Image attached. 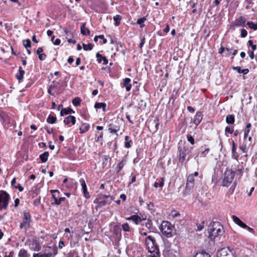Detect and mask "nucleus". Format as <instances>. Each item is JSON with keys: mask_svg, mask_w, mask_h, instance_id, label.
Returning <instances> with one entry per match:
<instances>
[{"mask_svg": "<svg viewBox=\"0 0 257 257\" xmlns=\"http://www.w3.org/2000/svg\"><path fill=\"white\" fill-rule=\"evenodd\" d=\"M130 137L126 136L124 137L125 142L124 143V147L126 148H130L131 147V143H132V141L130 139Z\"/></svg>", "mask_w": 257, "mask_h": 257, "instance_id": "nucleus-36", "label": "nucleus"}, {"mask_svg": "<svg viewBox=\"0 0 257 257\" xmlns=\"http://www.w3.org/2000/svg\"><path fill=\"white\" fill-rule=\"evenodd\" d=\"M10 196L8 193L4 190H0V211L7 208Z\"/></svg>", "mask_w": 257, "mask_h": 257, "instance_id": "nucleus-5", "label": "nucleus"}, {"mask_svg": "<svg viewBox=\"0 0 257 257\" xmlns=\"http://www.w3.org/2000/svg\"><path fill=\"white\" fill-rule=\"evenodd\" d=\"M23 45L27 49H28V48H30L31 47V41L29 39L24 40Z\"/></svg>", "mask_w": 257, "mask_h": 257, "instance_id": "nucleus-44", "label": "nucleus"}, {"mask_svg": "<svg viewBox=\"0 0 257 257\" xmlns=\"http://www.w3.org/2000/svg\"><path fill=\"white\" fill-rule=\"evenodd\" d=\"M31 222V216L30 214L28 212H25L24 213L23 222L20 223V228L27 230L30 226Z\"/></svg>", "mask_w": 257, "mask_h": 257, "instance_id": "nucleus-7", "label": "nucleus"}, {"mask_svg": "<svg viewBox=\"0 0 257 257\" xmlns=\"http://www.w3.org/2000/svg\"><path fill=\"white\" fill-rule=\"evenodd\" d=\"M15 188L18 189L20 192H22L24 190V188L20 184L15 186Z\"/></svg>", "mask_w": 257, "mask_h": 257, "instance_id": "nucleus-59", "label": "nucleus"}, {"mask_svg": "<svg viewBox=\"0 0 257 257\" xmlns=\"http://www.w3.org/2000/svg\"><path fill=\"white\" fill-rule=\"evenodd\" d=\"M232 148H231V157L232 159H235L238 162L239 155L236 152V147L235 146V143L233 141H232Z\"/></svg>", "mask_w": 257, "mask_h": 257, "instance_id": "nucleus-14", "label": "nucleus"}, {"mask_svg": "<svg viewBox=\"0 0 257 257\" xmlns=\"http://www.w3.org/2000/svg\"><path fill=\"white\" fill-rule=\"evenodd\" d=\"M210 151L209 148H205L204 150H202L200 153V157H205L207 154L209 153Z\"/></svg>", "mask_w": 257, "mask_h": 257, "instance_id": "nucleus-47", "label": "nucleus"}, {"mask_svg": "<svg viewBox=\"0 0 257 257\" xmlns=\"http://www.w3.org/2000/svg\"><path fill=\"white\" fill-rule=\"evenodd\" d=\"M93 45L91 43L88 44H83V49L85 51L91 50L92 49Z\"/></svg>", "mask_w": 257, "mask_h": 257, "instance_id": "nucleus-45", "label": "nucleus"}, {"mask_svg": "<svg viewBox=\"0 0 257 257\" xmlns=\"http://www.w3.org/2000/svg\"><path fill=\"white\" fill-rule=\"evenodd\" d=\"M76 122L75 117L73 115H69L66 117L64 120V123L65 125H68L70 123L74 124Z\"/></svg>", "mask_w": 257, "mask_h": 257, "instance_id": "nucleus-18", "label": "nucleus"}, {"mask_svg": "<svg viewBox=\"0 0 257 257\" xmlns=\"http://www.w3.org/2000/svg\"><path fill=\"white\" fill-rule=\"evenodd\" d=\"M243 228L247 229L249 232H250L252 233H254V229L252 228H251V227L248 226L246 224V226L243 227Z\"/></svg>", "mask_w": 257, "mask_h": 257, "instance_id": "nucleus-53", "label": "nucleus"}, {"mask_svg": "<svg viewBox=\"0 0 257 257\" xmlns=\"http://www.w3.org/2000/svg\"><path fill=\"white\" fill-rule=\"evenodd\" d=\"M83 192L84 193V196L86 198H89L90 197V196L89 195V192L87 191V189L84 190L83 191Z\"/></svg>", "mask_w": 257, "mask_h": 257, "instance_id": "nucleus-56", "label": "nucleus"}, {"mask_svg": "<svg viewBox=\"0 0 257 257\" xmlns=\"http://www.w3.org/2000/svg\"><path fill=\"white\" fill-rule=\"evenodd\" d=\"M187 141L190 143L191 145H194L195 143L194 139L191 135H188L187 136Z\"/></svg>", "mask_w": 257, "mask_h": 257, "instance_id": "nucleus-50", "label": "nucleus"}, {"mask_svg": "<svg viewBox=\"0 0 257 257\" xmlns=\"http://www.w3.org/2000/svg\"><path fill=\"white\" fill-rule=\"evenodd\" d=\"M160 229L162 234L168 238L172 237L176 232L174 226L167 221L162 222Z\"/></svg>", "mask_w": 257, "mask_h": 257, "instance_id": "nucleus-3", "label": "nucleus"}, {"mask_svg": "<svg viewBox=\"0 0 257 257\" xmlns=\"http://www.w3.org/2000/svg\"><path fill=\"white\" fill-rule=\"evenodd\" d=\"M106 104L103 102H96L94 105V107L96 109H99L102 108L103 110L104 111L105 110Z\"/></svg>", "mask_w": 257, "mask_h": 257, "instance_id": "nucleus-35", "label": "nucleus"}, {"mask_svg": "<svg viewBox=\"0 0 257 257\" xmlns=\"http://www.w3.org/2000/svg\"><path fill=\"white\" fill-rule=\"evenodd\" d=\"M80 182L82 186V191L87 189V186L85 180L81 178L80 179Z\"/></svg>", "mask_w": 257, "mask_h": 257, "instance_id": "nucleus-48", "label": "nucleus"}, {"mask_svg": "<svg viewBox=\"0 0 257 257\" xmlns=\"http://www.w3.org/2000/svg\"><path fill=\"white\" fill-rule=\"evenodd\" d=\"M232 218L234 221V222L240 226L242 228H243V227L246 226V224L243 223L238 217H237L235 215H233L232 216Z\"/></svg>", "mask_w": 257, "mask_h": 257, "instance_id": "nucleus-21", "label": "nucleus"}, {"mask_svg": "<svg viewBox=\"0 0 257 257\" xmlns=\"http://www.w3.org/2000/svg\"><path fill=\"white\" fill-rule=\"evenodd\" d=\"M18 257H29V255L26 249H21L19 252Z\"/></svg>", "mask_w": 257, "mask_h": 257, "instance_id": "nucleus-37", "label": "nucleus"}, {"mask_svg": "<svg viewBox=\"0 0 257 257\" xmlns=\"http://www.w3.org/2000/svg\"><path fill=\"white\" fill-rule=\"evenodd\" d=\"M234 120V115L233 114H228L226 117V122L228 124H233Z\"/></svg>", "mask_w": 257, "mask_h": 257, "instance_id": "nucleus-33", "label": "nucleus"}, {"mask_svg": "<svg viewBox=\"0 0 257 257\" xmlns=\"http://www.w3.org/2000/svg\"><path fill=\"white\" fill-rule=\"evenodd\" d=\"M90 128V125L87 123H82L79 127V131L80 134H84L87 132Z\"/></svg>", "mask_w": 257, "mask_h": 257, "instance_id": "nucleus-23", "label": "nucleus"}, {"mask_svg": "<svg viewBox=\"0 0 257 257\" xmlns=\"http://www.w3.org/2000/svg\"><path fill=\"white\" fill-rule=\"evenodd\" d=\"M121 19V17L120 15H116L113 17V20L115 21V25L116 26H118L119 25Z\"/></svg>", "mask_w": 257, "mask_h": 257, "instance_id": "nucleus-41", "label": "nucleus"}, {"mask_svg": "<svg viewBox=\"0 0 257 257\" xmlns=\"http://www.w3.org/2000/svg\"><path fill=\"white\" fill-rule=\"evenodd\" d=\"M194 257H210V255L205 251H202L196 253Z\"/></svg>", "mask_w": 257, "mask_h": 257, "instance_id": "nucleus-40", "label": "nucleus"}, {"mask_svg": "<svg viewBox=\"0 0 257 257\" xmlns=\"http://www.w3.org/2000/svg\"><path fill=\"white\" fill-rule=\"evenodd\" d=\"M119 130V127L117 125H113L112 124H110L109 125V127L108 128V131L110 133H116Z\"/></svg>", "mask_w": 257, "mask_h": 257, "instance_id": "nucleus-30", "label": "nucleus"}, {"mask_svg": "<svg viewBox=\"0 0 257 257\" xmlns=\"http://www.w3.org/2000/svg\"><path fill=\"white\" fill-rule=\"evenodd\" d=\"M171 215L174 217H176L180 216V214L179 212L174 211L171 212Z\"/></svg>", "mask_w": 257, "mask_h": 257, "instance_id": "nucleus-61", "label": "nucleus"}, {"mask_svg": "<svg viewBox=\"0 0 257 257\" xmlns=\"http://www.w3.org/2000/svg\"><path fill=\"white\" fill-rule=\"evenodd\" d=\"M52 255V253H43L41 254L40 253H34L33 254V257H51Z\"/></svg>", "mask_w": 257, "mask_h": 257, "instance_id": "nucleus-42", "label": "nucleus"}, {"mask_svg": "<svg viewBox=\"0 0 257 257\" xmlns=\"http://www.w3.org/2000/svg\"><path fill=\"white\" fill-rule=\"evenodd\" d=\"M225 133H229L232 134L233 132V129L232 127H230L229 126H226L225 129Z\"/></svg>", "mask_w": 257, "mask_h": 257, "instance_id": "nucleus-52", "label": "nucleus"}, {"mask_svg": "<svg viewBox=\"0 0 257 257\" xmlns=\"http://www.w3.org/2000/svg\"><path fill=\"white\" fill-rule=\"evenodd\" d=\"M246 22V19L243 16H240L235 19L234 25L236 27H244Z\"/></svg>", "mask_w": 257, "mask_h": 257, "instance_id": "nucleus-11", "label": "nucleus"}, {"mask_svg": "<svg viewBox=\"0 0 257 257\" xmlns=\"http://www.w3.org/2000/svg\"><path fill=\"white\" fill-rule=\"evenodd\" d=\"M244 167L242 166L238 165L237 168L235 169L234 171H232L234 175L236 174V175H239L241 176L243 173Z\"/></svg>", "mask_w": 257, "mask_h": 257, "instance_id": "nucleus-25", "label": "nucleus"}, {"mask_svg": "<svg viewBox=\"0 0 257 257\" xmlns=\"http://www.w3.org/2000/svg\"><path fill=\"white\" fill-rule=\"evenodd\" d=\"M121 227L124 231L128 232L131 231V227L127 222L122 224Z\"/></svg>", "mask_w": 257, "mask_h": 257, "instance_id": "nucleus-43", "label": "nucleus"}, {"mask_svg": "<svg viewBox=\"0 0 257 257\" xmlns=\"http://www.w3.org/2000/svg\"><path fill=\"white\" fill-rule=\"evenodd\" d=\"M154 123L155 124V127H156V130H158V127H159V120L158 119H155L154 120Z\"/></svg>", "mask_w": 257, "mask_h": 257, "instance_id": "nucleus-58", "label": "nucleus"}, {"mask_svg": "<svg viewBox=\"0 0 257 257\" xmlns=\"http://www.w3.org/2000/svg\"><path fill=\"white\" fill-rule=\"evenodd\" d=\"M113 200V198L112 197H110V200H100L98 198H96L94 200V203L97 204V206L95 207L96 209H97L98 208L102 207L103 206H105L106 204H110L111 202V201Z\"/></svg>", "mask_w": 257, "mask_h": 257, "instance_id": "nucleus-10", "label": "nucleus"}, {"mask_svg": "<svg viewBox=\"0 0 257 257\" xmlns=\"http://www.w3.org/2000/svg\"><path fill=\"white\" fill-rule=\"evenodd\" d=\"M38 55H39V59L41 61H43L46 58V55L44 53H42V54H39Z\"/></svg>", "mask_w": 257, "mask_h": 257, "instance_id": "nucleus-54", "label": "nucleus"}, {"mask_svg": "<svg viewBox=\"0 0 257 257\" xmlns=\"http://www.w3.org/2000/svg\"><path fill=\"white\" fill-rule=\"evenodd\" d=\"M193 149V147H186L183 146L182 147H179V161L180 163H183L186 160L187 155H188L187 161H188L191 158V152Z\"/></svg>", "mask_w": 257, "mask_h": 257, "instance_id": "nucleus-4", "label": "nucleus"}, {"mask_svg": "<svg viewBox=\"0 0 257 257\" xmlns=\"http://www.w3.org/2000/svg\"><path fill=\"white\" fill-rule=\"evenodd\" d=\"M31 249L34 251H39L41 249V245L37 241H33L29 244Z\"/></svg>", "mask_w": 257, "mask_h": 257, "instance_id": "nucleus-15", "label": "nucleus"}, {"mask_svg": "<svg viewBox=\"0 0 257 257\" xmlns=\"http://www.w3.org/2000/svg\"><path fill=\"white\" fill-rule=\"evenodd\" d=\"M204 221H203L201 224H197V230H201L204 228Z\"/></svg>", "mask_w": 257, "mask_h": 257, "instance_id": "nucleus-57", "label": "nucleus"}, {"mask_svg": "<svg viewBox=\"0 0 257 257\" xmlns=\"http://www.w3.org/2000/svg\"><path fill=\"white\" fill-rule=\"evenodd\" d=\"M145 226L148 229H152L153 228V223L151 220L148 219V221L146 223Z\"/></svg>", "mask_w": 257, "mask_h": 257, "instance_id": "nucleus-49", "label": "nucleus"}, {"mask_svg": "<svg viewBox=\"0 0 257 257\" xmlns=\"http://www.w3.org/2000/svg\"><path fill=\"white\" fill-rule=\"evenodd\" d=\"M209 238L213 240L218 236L221 235L224 232L223 227L218 222H214L209 226Z\"/></svg>", "mask_w": 257, "mask_h": 257, "instance_id": "nucleus-2", "label": "nucleus"}, {"mask_svg": "<svg viewBox=\"0 0 257 257\" xmlns=\"http://www.w3.org/2000/svg\"><path fill=\"white\" fill-rule=\"evenodd\" d=\"M216 256L217 257H234L231 250L226 248H222L218 251Z\"/></svg>", "mask_w": 257, "mask_h": 257, "instance_id": "nucleus-9", "label": "nucleus"}, {"mask_svg": "<svg viewBox=\"0 0 257 257\" xmlns=\"http://www.w3.org/2000/svg\"><path fill=\"white\" fill-rule=\"evenodd\" d=\"M248 53L249 54V56L250 58L251 59H253L254 58V52L253 51H248Z\"/></svg>", "mask_w": 257, "mask_h": 257, "instance_id": "nucleus-64", "label": "nucleus"}, {"mask_svg": "<svg viewBox=\"0 0 257 257\" xmlns=\"http://www.w3.org/2000/svg\"><path fill=\"white\" fill-rule=\"evenodd\" d=\"M65 245L64 242L63 240H60L59 242L58 247L60 249L62 248Z\"/></svg>", "mask_w": 257, "mask_h": 257, "instance_id": "nucleus-60", "label": "nucleus"}, {"mask_svg": "<svg viewBox=\"0 0 257 257\" xmlns=\"http://www.w3.org/2000/svg\"><path fill=\"white\" fill-rule=\"evenodd\" d=\"M125 219L126 220H132L137 225L140 224L142 221L144 220V219H142L141 217L138 215H132L130 217L125 218Z\"/></svg>", "mask_w": 257, "mask_h": 257, "instance_id": "nucleus-12", "label": "nucleus"}, {"mask_svg": "<svg viewBox=\"0 0 257 257\" xmlns=\"http://www.w3.org/2000/svg\"><path fill=\"white\" fill-rule=\"evenodd\" d=\"M251 127V124L250 123H248L244 130V139H246L248 135Z\"/></svg>", "mask_w": 257, "mask_h": 257, "instance_id": "nucleus-32", "label": "nucleus"}, {"mask_svg": "<svg viewBox=\"0 0 257 257\" xmlns=\"http://www.w3.org/2000/svg\"><path fill=\"white\" fill-rule=\"evenodd\" d=\"M164 181L165 180L163 178H157L153 186L155 188H162L164 185Z\"/></svg>", "mask_w": 257, "mask_h": 257, "instance_id": "nucleus-20", "label": "nucleus"}, {"mask_svg": "<svg viewBox=\"0 0 257 257\" xmlns=\"http://www.w3.org/2000/svg\"><path fill=\"white\" fill-rule=\"evenodd\" d=\"M146 20L147 19L145 17L141 18L137 20V24L139 25L141 28H143V27H145L144 23L146 21Z\"/></svg>", "mask_w": 257, "mask_h": 257, "instance_id": "nucleus-38", "label": "nucleus"}, {"mask_svg": "<svg viewBox=\"0 0 257 257\" xmlns=\"http://www.w3.org/2000/svg\"><path fill=\"white\" fill-rule=\"evenodd\" d=\"M50 192L52 194V198L54 201L60 196V192L58 190H51Z\"/></svg>", "mask_w": 257, "mask_h": 257, "instance_id": "nucleus-34", "label": "nucleus"}, {"mask_svg": "<svg viewBox=\"0 0 257 257\" xmlns=\"http://www.w3.org/2000/svg\"><path fill=\"white\" fill-rule=\"evenodd\" d=\"M43 49L42 47H39L37 50V54L38 55H39V54H42L43 53Z\"/></svg>", "mask_w": 257, "mask_h": 257, "instance_id": "nucleus-62", "label": "nucleus"}, {"mask_svg": "<svg viewBox=\"0 0 257 257\" xmlns=\"http://www.w3.org/2000/svg\"><path fill=\"white\" fill-rule=\"evenodd\" d=\"M131 79L129 78H125L123 80V85L125 87L127 91H129L131 89L132 84H131Z\"/></svg>", "mask_w": 257, "mask_h": 257, "instance_id": "nucleus-19", "label": "nucleus"}, {"mask_svg": "<svg viewBox=\"0 0 257 257\" xmlns=\"http://www.w3.org/2000/svg\"><path fill=\"white\" fill-rule=\"evenodd\" d=\"M49 154L48 152H45L40 155L39 158L42 163H45L47 161Z\"/></svg>", "mask_w": 257, "mask_h": 257, "instance_id": "nucleus-28", "label": "nucleus"}, {"mask_svg": "<svg viewBox=\"0 0 257 257\" xmlns=\"http://www.w3.org/2000/svg\"><path fill=\"white\" fill-rule=\"evenodd\" d=\"M247 25L248 27L253 30L255 31L257 30V22L254 23L251 21L247 22Z\"/></svg>", "mask_w": 257, "mask_h": 257, "instance_id": "nucleus-39", "label": "nucleus"}, {"mask_svg": "<svg viewBox=\"0 0 257 257\" xmlns=\"http://www.w3.org/2000/svg\"><path fill=\"white\" fill-rule=\"evenodd\" d=\"M234 174L232 170L226 169L224 173L222 186L228 187L233 181Z\"/></svg>", "mask_w": 257, "mask_h": 257, "instance_id": "nucleus-6", "label": "nucleus"}, {"mask_svg": "<svg viewBox=\"0 0 257 257\" xmlns=\"http://www.w3.org/2000/svg\"><path fill=\"white\" fill-rule=\"evenodd\" d=\"M66 200V198L65 197H60V196L55 200L54 201V202H51L52 205H59L62 202L65 201Z\"/></svg>", "mask_w": 257, "mask_h": 257, "instance_id": "nucleus-31", "label": "nucleus"}, {"mask_svg": "<svg viewBox=\"0 0 257 257\" xmlns=\"http://www.w3.org/2000/svg\"><path fill=\"white\" fill-rule=\"evenodd\" d=\"M75 111L70 108H63L60 111V115L64 116L68 114L74 113Z\"/></svg>", "mask_w": 257, "mask_h": 257, "instance_id": "nucleus-26", "label": "nucleus"}, {"mask_svg": "<svg viewBox=\"0 0 257 257\" xmlns=\"http://www.w3.org/2000/svg\"><path fill=\"white\" fill-rule=\"evenodd\" d=\"M139 233L143 236H147V232L146 231H144V228H140L139 229Z\"/></svg>", "mask_w": 257, "mask_h": 257, "instance_id": "nucleus-55", "label": "nucleus"}, {"mask_svg": "<svg viewBox=\"0 0 257 257\" xmlns=\"http://www.w3.org/2000/svg\"><path fill=\"white\" fill-rule=\"evenodd\" d=\"M61 40L60 39H56L55 40L54 42H53V44L55 45H59L60 44Z\"/></svg>", "mask_w": 257, "mask_h": 257, "instance_id": "nucleus-63", "label": "nucleus"}, {"mask_svg": "<svg viewBox=\"0 0 257 257\" xmlns=\"http://www.w3.org/2000/svg\"><path fill=\"white\" fill-rule=\"evenodd\" d=\"M232 69L236 71L238 73H243L244 75L247 74L249 72L248 69H241L239 66L232 67Z\"/></svg>", "mask_w": 257, "mask_h": 257, "instance_id": "nucleus-27", "label": "nucleus"}, {"mask_svg": "<svg viewBox=\"0 0 257 257\" xmlns=\"http://www.w3.org/2000/svg\"><path fill=\"white\" fill-rule=\"evenodd\" d=\"M195 179L193 177V175H189L187 179V183L185 187V191L186 193H184L185 195L187 194H189L192 191L194 186Z\"/></svg>", "mask_w": 257, "mask_h": 257, "instance_id": "nucleus-8", "label": "nucleus"}, {"mask_svg": "<svg viewBox=\"0 0 257 257\" xmlns=\"http://www.w3.org/2000/svg\"><path fill=\"white\" fill-rule=\"evenodd\" d=\"M247 35V32L246 30L242 29L240 32V36L242 38L245 37Z\"/></svg>", "mask_w": 257, "mask_h": 257, "instance_id": "nucleus-51", "label": "nucleus"}, {"mask_svg": "<svg viewBox=\"0 0 257 257\" xmlns=\"http://www.w3.org/2000/svg\"><path fill=\"white\" fill-rule=\"evenodd\" d=\"M145 245L152 257H157L159 254V249L157 245L155 238L151 235L148 236L145 239Z\"/></svg>", "mask_w": 257, "mask_h": 257, "instance_id": "nucleus-1", "label": "nucleus"}, {"mask_svg": "<svg viewBox=\"0 0 257 257\" xmlns=\"http://www.w3.org/2000/svg\"><path fill=\"white\" fill-rule=\"evenodd\" d=\"M203 118V114L201 111H197L194 116L193 123L196 125H198Z\"/></svg>", "mask_w": 257, "mask_h": 257, "instance_id": "nucleus-13", "label": "nucleus"}, {"mask_svg": "<svg viewBox=\"0 0 257 257\" xmlns=\"http://www.w3.org/2000/svg\"><path fill=\"white\" fill-rule=\"evenodd\" d=\"M96 57L97 59V61L98 63H100L102 61L103 65H106L108 63V60L105 57L102 56V55L99 54L98 52L97 53Z\"/></svg>", "mask_w": 257, "mask_h": 257, "instance_id": "nucleus-22", "label": "nucleus"}, {"mask_svg": "<svg viewBox=\"0 0 257 257\" xmlns=\"http://www.w3.org/2000/svg\"><path fill=\"white\" fill-rule=\"evenodd\" d=\"M25 73V71L22 69L21 66H20L19 68V72L16 74V77L19 82L23 81Z\"/></svg>", "mask_w": 257, "mask_h": 257, "instance_id": "nucleus-16", "label": "nucleus"}, {"mask_svg": "<svg viewBox=\"0 0 257 257\" xmlns=\"http://www.w3.org/2000/svg\"><path fill=\"white\" fill-rule=\"evenodd\" d=\"M46 121L49 123L54 124L56 122L57 118L55 115L49 114L47 118Z\"/></svg>", "mask_w": 257, "mask_h": 257, "instance_id": "nucleus-29", "label": "nucleus"}, {"mask_svg": "<svg viewBox=\"0 0 257 257\" xmlns=\"http://www.w3.org/2000/svg\"><path fill=\"white\" fill-rule=\"evenodd\" d=\"M81 99L79 97H75L72 100V103L75 106H79L80 105Z\"/></svg>", "mask_w": 257, "mask_h": 257, "instance_id": "nucleus-46", "label": "nucleus"}, {"mask_svg": "<svg viewBox=\"0 0 257 257\" xmlns=\"http://www.w3.org/2000/svg\"><path fill=\"white\" fill-rule=\"evenodd\" d=\"M126 161V158L125 157H123L121 161L118 164L115 168L116 173H119L121 171L124 166L125 165Z\"/></svg>", "mask_w": 257, "mask_h": 257, "instance_id": "nucleus-17", "label": "nucleus"}, {"mask_svg": "<svg viewBox=\"0 0 257 257\" xmlns=\"http://www.w3.org/2000/svg\"><path fill=\"white\" fill-rule=\"evenodd\" d=\"M86 23H83L81 26V33L84 36H88L90 34L89 30L85 27Z\"/></svg>", "mask_w": 257, "mask_h": 257, "instance_id": "nucleus-24", "label": "nucleus"}]
</instances>
